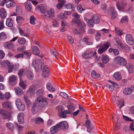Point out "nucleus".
Returning a JSON list of instances; mask_svg holds the SVG:
<instances>
[{
  "label": "nucleus",
  "instance_id": "864d4df0",
  "mask_svg": "<svg viewBox=\"0 0 134 134\" xmlns=\"http://www.w3.org/2000/svg\"><path fill=\"white\" fill-rule=\"evenodd\" d=\"M37 95L40 96L44 95V91L43 89H40L37 92Z\"/></svg>",
  "mask_w": 134,
  "mask_h": 134
},
{
  "label": "nucleus",
  "instance_id": "58836bf2",
  "mask_svg": "<svg viewBox=\"0 0 134 134\" xmlns=\"http://www.w3.org/2000/svg\"><path fill=\"white\" fill-rule=\"evenodd\" d=\"M26 76L30 80H33L34 75L32 72L30 71H27L26 73Z\"/></svg>",
  "mask_w": 134,
  "mask_h": 134
},
{
  "label": "nucleus",
  "instance_id": "4d7b16f0",
  "mask_svg": "<svg viewBox=\"0 0 134 134\" xmlns=\"http://www.w3.org/2000/svg\"><path fill=\"white\" fill-rule=\"evenodd\" d=\"M128 21V17L125 16L122 18L121 20V23H125Z\"/></svg>",
  "mask_w": 134,
  "mask_h": 134
},
{
  "label": "nucleus",
  "instance_id": "1a4fd4ad",
  "mask_svg": "<svg viewBox=\"0 0 134 134\" xmlns=\"http://www.w3.org/2000/svg\"><path fill=\"white\" fill-rule=\"evenodd\" d=\"M73 21L77 24L80 29L81 30L82 32H85L84 29L86 26V25L84 23L80 22L77 19L73 20Z\"/></svg>",
  "mask_w": 134,
  "mask_h": 134
},
{
  "label": "nucleus",
  "instance_id": "aec40b11",
  "mask_svg": "<svg viewBox=\"0 0 134 134\" xmlns=\"http://www.w3.org/2000/svg\"><path fill=\"white\" fill-rule=\"evenodd\" d=\"M11 104V102L8 101L3 102L2 103V104L4 108H9L10 109H11L12 108Z\"/></svg>",
  "mask_w": 134,
  "mask_h": 134
},
{
  "label": "nucleus",
  "instance_id": "f03ea898",
  "mask_svg": "<svg viewBox=\"0 0 134 134\" xmlns=\"http://www.w3.org/2000/svg\"><path fill=\"white\" fill-rule=\"evenodd\" d=\"M115 62L120 65L124 66L127 64V61L124 58L119 56L115 57L114 58Z\"/></svg>",
  "mask_w": 134,
  "mask_h": 134
},
{
  "label": "nucleus",
  "instance_id": "4be33fe9",
  "mask_svg": "<svg viewBox=\"0 0 134 134\" xmlns=\"http://www.w3.org/2000/svg\"><path fill=\"white\" fill-rule=\"evenodd\" d=\"M126 67L128 70L129 72L130 73H132L134 72V66L131 64H126Z\"/></svg>",
  "mask_w": 134,
  "mask_h": 134
},
{
  "label": "nucleus",
  "instance_id": "ea45409f",
  "mask_svg": "<svg viewBox=\"0 0 134 134\" xmlns=\"http://www.w3.org/2000/svg\"><path fill=\"white\" fill-rule=\"evenodd\" d=\"M24 99L28 107H29L31 105V102L29 99L28 97L27 96H25Z\"/></svg>",
  "mask_w": 134,
  "mask_h": 134
},
{
  "label": "nucleus",
  "instance_id": "6ab92c4d",
  "mask_svg": "<svg viewBox=\"0 0 134 134\" xmlns=\"http://www.w3.org/2000/svg\"><path fill=\"white\" fill-rule=\"evenodd\" d=\"M17 118L19 123L20 124H23L24 122V115L22 113L19 114Z\"/></svg>",
  "mask_w": 134,
  "mask_h": 134
},
{
  "label": "nucleus",
  "instance_id": "de8ad7c7",
  "mask_svg": "<svg viewBox=\"0 0 134 134\" xmlns=\"http://www.w3.org/2000/svg\"><path fill=\"white\" fill-rule=\"evenodd\" d=\"M122 117L124 120L127 122H133V120L131 119L130 118H129L127 116L123 115Z\"/></svg>",
  "mask_w": 134,
  "mask_h": 134
},
{
  "label": "nucleus",
  "instance_id": "0e129e2a",
  "mask_svg": "<svg viewBox=\"0 0 134 134\" xmlns=\"http://www.w3.org/2000/svg\"><path fill=\"white\" fill-rule=\"evenodd\" d=\"M123 47L122 48H120L125 50L126 51H128L130 49V48L128 45H125L123 44H122Z\"/></svg>",
  "mask_w": 134,
  "mask_h": 134
},
{
  "label": "nucleus",
  "instance_id": "680f3d73",
  "mask_svg": "<svg viewBox=\"0 0 134 134\" xmlns=\"http://www.w3.org/2000/svg\"><path fill=\"white\" fill-rule=\"evenodd\" d=\"M67 107L69 110L71 112L73 111L74 110L75 108L72 105H69L67 106Z\"/></svg>",
  "mask_w": 134,
  "mask_h": 134
},
{
  "label": "nucleus",
  "instance_id": "e433bc0d",
  "mask_svg": "<svg viewBox=\"0 0 134 134\" xmlns=\"http://www.w3.org/2000/svg\"><path fill=\"white\" fill-rule=\"evenodd\" d=\"M15 92L18 95H22L23 94V91L22 89L18 87H16L14 88Z\"/></svg>",
  "mask_w": 134,
  "mask_h": 134
},
{
  "label": "nucleus",
  "instance_id": "69168bd1",
  "mask_svg": "<svg viewBox=\"0 0 134 134\" xmlns=\"http://www.w3.org/2000/svg\"><path fill=\"white\" fill-rule=\"evenodd\" d=\"M58 115L59 117L62 118H65L66 117V115L65 111H63V112L61 113L60 114H59Z\"/></svg>",
  "mask_w": 134,
  "mask_h": 134
},
{
  "label": "nucleus",
  "instance_id": "2f4dec72",
  "mask_svg": "<svg viewBox=\"0 0 134 134\" xmlns=\"http://www.w3.org/2000/svg\"><path fill=\"white\" fill-rule=\"evenodd\" d=\"M32 50L33 53L35 55H38L40 53L39 49L36 46H33L32 47Z\"/></svg>",
  "mask_w": 134,
  "mask_h": 134
},
{
  "label": "nucleus",
  "instance_id": "79ce46f5",
  "mask_svg": "<svg viewBox=\"0 0 134 134\" xmlns=\"http://www.w3.org/2000/svg\"><path fill=\"white\" fill-rule=\"evenodd\" d=\"M16 13L19 15H20L22 13V8L19 5H17L16 9Z\"/></svg>",
  "mask_w": 134,
  "mask_h": 134
},
{
  "label": "nucleus",
  "instance_id": "6e6552de",
  "mask_svg": "<svg viewBox=\"0 0 134 134\" xmlns=\"http://www.w3.org/2000/svg\"><path fill=\"white\" fill-rule=\"evenodd\" d=\"M15 103L17 108L19 110L23 111L24 110L25 106L24 104L21 103L20 99H17L15 101Z\"/></svg>",
  "mask_w": 134,
  "mask_h": 134
},
{
  "label": "nucleus",
  "instance_id": "8fccbe9b",
  "mask_svg": "<svg viewBox=\"0 0 134 134\" xmlns=\"http://www.w3.org/2000/svg\"><path fill=\"white\" fill-rule=\"evenodd\" d=\"M51 52L53 55L56 57V55H58L59 53L55 49L53 48H51Z\"/></svg>",
  "mask_w": 134,
  "mask_h": 134
},
{
  "label": "nucleus",
  "instance_id": "0eeeda50",
  "mask_svg": "<svg viewBox=\"0 0 134 134\" xmlns=\"http://www.w3.org/2000/svg\"><path fill=\"white\" fill-rule=\"evenodd\" d=\"M0 116L2 119H9L11 118L10 114L7 111L4 110H0Z\"/></svg>",
  "mask_w": 134,
  "mask_h": 134
},
{
  "label": "nucleus",
  "instance_id": "dca6fc26",
  "mask_svg": "<svg viewBox=\"0 0 134 134\" xmlns=\"http://www.w3.org/2000/svg\"><path fill=\"white\" fill-rule=\"evenodd\" d=\"M126 5V3L123 2H118L116 4L117 7L119 10L124 9Z\"/></svg>",
  "mask_w": 134,
  "mask_h": 134
},
{
  "label": "nucleus",
  "instance_id": "4c0bfd02",
  "mask_svg": "<svg viewBox=\"0 0 134 134\" xmlns=\"http://www.w3.org/2000/svg\"><path fill=\"white\" fill-rule=\"evenodd\" d=\"M12 20L11 18H9L7 19L6 21V25L9 27H12L13 26L12 24Z\"/></svg>",
  "mask_w": 134,
  "mask_h": 134
},
{
  "label": "nucleus",
  "instance_id": "f704fd0d",
  "mask_svg": "<svg viewBox=\"0 0 134 134\" xmlns=\"http://www.w3.org/2000/svg\"><path fill=\"white\" fill-rule=\"evenodd\" d=\"M83 41L88 45H92L93 44V42L89 40L88 38L86 37L83 38Z\"/></svg>",
  "mask_w": 134,
  "mask_h": 134
},
{
  "label": "nucleus",
  "instance_id": "20e7f679",
  "mask_svg": "<svg viewBox=\"0 0 134 134\" xmlns=\"http://www.w3.org/2000/svg\"><path fill=\"white\" fill-rule=\"evenodd\" d=\"M1 65L3 68L8 69L9 72H12L13 69V65L8 60L4 61L1 63Z\"/></svg>",
  "mask_w": 134,
  "mask_h": 134
},
{
  "label": "nucleus",
  "instance_id": "13d9d810",
  "mask_svg": "<svg viewBox=\"0 0 134 134\" xmlns=\"http://www.w3.org/2000/svg\"><path fill=\"white\" fill-rule=\"evenodd\" d=\"M6 37L7 36L4 32H2L0 33V40L5 39Z\"/></svg>",
  "mask_w": 134,
  "mask_h": 134
},
{
  "label": "nucleus",
  "instance_id": "774afa93",
  "mask_svg": "<svg viewBox=\"0 0 134 134\" xmlns=\"http://www.w3.org/2000/svg\"><path fill=\"white\" fill-rule=\"evenodd\" d=\"M67 39L69 42L70 43H73L74 42V40L72 38L71 36H68L67 37Z\"/></svg>",
  "mask_w": 134,
  "mask_h": 134
},
{
  "label": "nucleus",
  "instance_id": "7ed1b4c3",
  "mask_svg": "<svg viewBox=\"0 0 134 134\" xmlns=\"http://www.w3.org/2000/svg\"><path fill=\"white\" fill-rule=\"evenodd\" d=\"M49 67L47 65H45L43 63L41 64V69L43 70L42 76L43 78H45L49 75Z\"/></svg>",
  "mask_w": 134,
  "mask_h": 134
},
{
  "label": "nucleus",
  "instance_id": "72a5a7b5",
  "mask_svg": "<svg viewBox=\"0 0 134 134\" xmlns=\"http://www.w3.org/2000/svg\"><path fill=\"white\" fill-rule=\"evenodd\" d=\"M25 5L26 10L29 11H30L31 10V3L29 1H27L25 3Z\"/></svg>",
  "mask_w": 134,
  "mask_h": 134
},
{
  "label": "nucleus",
  "instance_id": "c756f323",
  "mask_svg": "<svg viewBox=\"0 0 134 134\" xmlns=\"http://www.w3.org/2000/svg\"><path fill=\"white\" fill-rule=\"evenodd\" d=\"M92 19L95 24H98L100 21L99 16L97 14H94L92 17Z\"/></svg>",
  "mask_w": 134,
  "mask_h": 134
},
{
  "label": "nucleus",
  "instance_id": "5701e85b",
  "mask_svg": "<svg viewBox=\"0 0 134 134\" xmlns=\"http://www.w3.org/2000/svg\"><path fill=\"white\" fill-rule=\"evenodd\" d=\"M4 47L5 48L12 50L13 49L14 46L13 43L10 41L9 42H7L5 43Z\"/></svg>",
  "mask_w": 134,
  "mask_h": 134
},
{
  "label": "nucleus",
  "instance_id": "c9c22d12",
  "mask_svg": "<svg viewBox=\"0 0 134 134\" xmlns=\"http://www.w3.org/2000/svg\"><path fill=\"white\" fill-rule=\"evenodd\" d=\"M47 89L51 92H53L55 90V89L53 87L50 83H48L46 85Z\"/></svg>",
  "mask_w": 134,
  "mask_h": 134
},
{
  "label": "nucleus",
  "instance_id": "338daca9",
  "mask_svg": "<svg viewBox=\"0 0 134 134\" xmlns=\"http://www.w3.org/2000/svg\"><path fill=\"white\" fill-rule=\"evenodd\" d=\"M52 22L53 23L52 25L54 27H58L59 26V24L56 20H53Z\"/></svg>",
  "mask_w": 134,
  "mask_h": 134
},
{
  "label": "nucleus",
  "instance_id": "c85d7f7f",
  "mask_svg": "<svg viewBox=\"0 0 134 134\" xmlns=\"http://www.w3.org/2000/svg\"><path fill=\"white\" fill-rule=\"evenodd\" d=\"M59 128L57 125L53 126L51 127L50 129V131L51 133H54L57 132L59 130Z\"/></svg>",
  "mask_w": 134,
  "mask_h": 134
},
{
  "label": "nucleus",
  "instance_id": "7c9ffc66",
  "mask_svg": "<svg viewBox=\"0 0 134 134\" xmlns=\"http://www.w3.org/2000/svg\"><path fill=\"white\" fill-rule=\"evenodd\" d=\"M91 75L92 78L94 79L98 78L100 76V75L94 70L91 71Z\"/></svg>",
  "mask_w": 134,
  "mask_h": 134
},
{
  "label": "nucleus",
  "instance_id": "6e6d98bb",
  "mask_svg": "<svg viewBox=\"0 0 134 134\" xmlns=\"http://www.w3.org/2000/svg\"><path fill=\"white\" fill-rule=\"evenodd\" d=\"M38 62H40V63H43L42 62V61H41L39 60H34L32 62V65H33V66H34V68H35V69H36V65H37V64H38L37 63Z\"/></svg>",
  "mask_w": 134,
  "mask_h": 134
},
{
  "label": "nucleus",
  "instance_id": "cd10ccee",
  "mask_svg": "<svg viewBox=\"0 0 134 134\" xmlns=\"http://www.w3.org/2000/svg\"><path fill=\"white\" fill-rule=\"evenodd\" d=\"M6 12L4 9L2 8L0 9V16L1 18H4L7 16Z\"/></svg>",
  "mask_w": 134,
  "mask_h": 134
},
{
  "label": "nucleus",
  "instance_id": "39448f33",
  "mask_svg": "<svg viewBox=\"0 0 134 134\" xmlns=\"http://www.w3.org/2000/svg\"><path fill=\"white\" fill-rule=\"evenodd\" d=\"M6 126L10 130H13L15 127H16L20 130H21L23 127L16 122L12 124L11 122L7 123L6 124Z\"/></svg>",
  "mask_w": 134,
  "mask_h": 134
},
{
  "label": "nucleus",
  "instance_id": "a18cd8bd",
  "mask_svg": "<svg viewBox=\"0 0 134 134\" xmlns=\"http://www.w3.org/2000/svg\"><path fill=\"white\" fill-rule=\"evenodd\" d=\"M26 42L25 39L23 37H21L18 40V42L20 44L22 45L24 43Z\"/></svg>",
  "mask_w": 134,
  "mask_h": 134
},
{
  "label": "nucleus",
  "instance_id": "49530a36",
  "mask_svg": "<svg viewBox=\"0 0 134 134\" xmlns=\"http://www.w3.org/2000/svg\"><path fill=\"white\" fill-rule=\"evenodd\" d=\"M65 2V0H63L61 2L57 4V8L58 9H61L63 7Z\"/></svg>",
  "mask_w": 134,
  "mask_h": 134
},
{
  "label": "nucleus",
  "instance_id": "2eb2a0df",
  "mask_svg": "<svg viewBox=\"0 0 134 134\" xmlns=\"http://www.w3.org/2000/svg\"><path fill=\"white\" fill-rule=\"evenodd\" d=\"M93 56H94V53L93 52L88 53L85 52L82 54V57L85 59L90 58Z\"/></svg>",
  "mask_w": 134,
  "mask_h": 134
},
{
  "label": "nucleus",
  "instance_id": "9b49d317",
  "mask_svg": "<svg viewBox=\"0 0 134 134\" xmlns=\"http://www.w3.org/2000/svg\"><path fill=\"white\" fill-rule=\"evenodd\" d=\"M126 39L127 44L130 45H132L134 43V40L132 36L129 34L126 35Z\"/></svg>",
  "mask_w": 134,
  "mask_h": 134
},
{
  "label": "nucleus",
  "instance_id": "09e8293b",
  "mask_svg": "<svg viewBox=\"0 0 134 134\" xmlns=\"http://www.w3.org/2000/svg\"><path fill=\"white\" fill-rule=\"evenodd\" d=\"M43 121V119L40 117L36 118L35 121V123L36 124H38Z\"/></svg>",
  "mask_w": 134,
  "mask_h": 134
},
{
  "label": "nucleus",
  "instance_id": "4468645a",
  "mask_svg": "<svg viewBox=\"0 0 134 134\" xmlns=\"http://www.w3.org/2000/svg\"><path fill=\"white\" fill-rule=\"evenodd\" d=\"M90 122V120H86L85 122V126L87 128V131L88 132H90L94 127V125L91 124Z\"/></svg>",
  "mask_w": 134,
  "mask_h": 134
},
{
  "label": "nucleus",
  "instance_id": "bf43d9fd",
  "mask_svg": "<svg viewBox=\"0 0 134 134\" xmlns=\"http://www.w3.org/2000/svg\"><path fill=\"white\" fill-rule=\"evenodd\" d=\"M116 43L118 46L120 48L123 47L122 43L121 42V40L119 39H117L116 40Z\"/></svg>",
  "mask_w": 134,
  "mask_h": 134
},
{
  "label": "nucleus",
  "instance_id": "5fc2aeb1",
  "mask_svg": "<svg viewBox=\"0 0 134 134\" xmlns=\"http://www.w3.org/2000/svg\"><path fill=\"white\" fill-rule=\"evenodd\" d=\"M56 108H57V109L58 111V115L59 114H60L61 113L63 112V108L62 106H58Z\"/></svg>",
  "mask_w": 134,
  "mask_h": 134
},
{
  "label": "nucleus",
  "instance_id": "37998d69",
  "mask_svg": "<svg viewBox=\"0 0 134 134\" xmlns=\"http://www.w3.org/2000/svg\"><path fill=\"white\" fill-rule=\"evenodd\" d=\"M117 105L119 107L120 109L124 105V100L122 99L119 100L117 103Z\"/></svg>",
  "mask_w": 134,
  "mask_h": 134
},
{
  "label": "nucleus",
  "instance_id": "bb28decb",
  "mask_svg": "<svg viewBox=\"0 0 134 134\" xmlns=\"http://www.w3.org/2000/svg\"><path fill=\"white\" fill-rule=\"evenodd\" d=\"M37 90V87L34 85H32L30 86L29 89L28 90V93H31L34 94L35 92Z\"/></svg>",
  "mask_w": 134,
  "mask_h": 134
},
{
  "label": "nucleus",
  "instance_id": "ddd939ff",
  "mask_svg": "<svg viewBox=\"0 0 134 134\" xmlns=\"http://www.w3.org/2000/svg\"><path fill=\"white\" fill-rule=\"evenodd\" d=\"M133 89V86L131 85L130 87L124 89L123 90V93L125 95H130L132 93Z\"/></svg>",
  "mask_w": 134,
  "mask_h": 134
},
{
  "label": "nucleus",
  "instance_id": "f257e3e1",
  "mask_svg": "<svg viewBox=\"0 0 134 134\" xmlns=\"http://www.w3.org/2000/svg\"><path fill=\"white\" fill-rule=\"evenodd\" d=\"M47 98L42 97L35 98L32 106L31 111L33 114L36 113L39 110L46 107L48 104Z\"/></svg>",
  "mask_w": 134,
  "mask_h": 134
},
{
  "label": "nucleus",
  "instance_id": "473e14b6",
  "mask_svg": "<svg viewBox=\"0 0 134 134\" xmlns=\"http://www.w3.org/2000/svg\"><path fill=\"white\" fill-rule=\"evenodd\" d=\"M16 20L17 23L19 25H21L24 21V19L21 16H17L16 18Z\"/></svg>",
  "mask_w": 134,
  "mask_h": 134
},
{
  "label": "nucleus",
  "instance_id": "9d476101",
  "mask_svg": "<svg viewBox=\"0 0 134 134\" xmlns=\"http://www.w3.org/2000/svg\"><path fill=\"white\" fill-rule=\"evenodd\" d=\"M57 125L59 128V129H64L66 130L68 128V123L65 121H63L57 124Z\"/></svg>",
  "mask_w": 134,
  "mask_h": 134
},
{
  "label": "nucleus",
  "instance_id": "f8f14e48",
  "mask_svg": "<svg viewBox=\"0 0 134 134\" xmlns=\"http://www.w3.org/2000/svg\"><path fill=\"white\" fill-rule=\"evenodd\" d=\"M51 16L53 17L54 16V12L53 9H51L47 11V14L44 15V18L48 19Z\"/></svg>",
  "mask_w": 134,
  "mask_h": 134
},
{
  "label": "nucleus",
  "instance_id": "c03bdc74",
  "mask_svg": "<svg viewBox=\"0 0 134 134\" xmlns=\"http://www.w3.org/2000/svg\"><path fill=\"white\" fill-rule=\"evenodd\" d=\"M87 23L88 25L90 27H93L94 25L95 24L92 18L88 20Z\"/></svg>",
  "mask_w": 134,
  "mask_h": 134
},
{
  "label": "nucleus",
  "instance_id": "b1692460",
  "mask_svg": "<svg viewBox=\"0 0 134 134\" xmlns=\"http://www.w3.org/2000/svg\"><path fill=\"white\" fill-rule=\"evenodd\" d=\"M18 74L19 76L20 79H23V77L25 74V69H22L19 70Z\"/></svg>",
  "mask_w": 134,
  "mask_h": 134
},
{
  "label": "nucleus",
  "instance_id": "f3484780",
  "mask_svg": "<svg viewBox=\"0 0 134 134\" xmlns=\"http://www.w3.org/2000/svg\"><path fill=\"white\" fill-rule=\"evenodd\" d=\"M37 8L40 9L41 13L44 14L46 11L47 6L44 4H41L37 6Z\"/></svg>",
  "mask_w": 134,
  "mask_h": 134
},
{
  "label": "nucleus",
  "instance_id": "a878e982",
  "mask_svg": "<svg viewBox=\"0 0 134 134\" xmlns=\"http://www.w3.org/2000/svg\"><path fill=\"white\" fill-rule=\"evenodd\" d=\"M113 76L115 79L117 81H119L121 79V75L119 72H115Z\"/></svg>",
  "mask_w": 134,
  "mask_h": 134
},
{
  "label": "nucleus",
  "instance_id": "e2e57ef3",
  "mask_svg": "<svg viewBox=\"0 0 134 134\" xmlns=\"http://www.w3.org/2000/svg\"><path fill=\"white\" fill-rule=\"evenodd\" d=\"M111 13H112L111 15V18L113 19H115L117 15L116 11H115Z\"/></svg>",
  "mask_w": 134,
  "mask_h": 134
},
{
  "label": "nucleus",
  "instance_id": "3c124183",
  "mask_svg": "<svg viewBox=\"0 0 134 134\" xmlns=\"http://www.w3.org/2000/svg\"><path fill=\"white\" fill-rule=\"evenodd\" d=\"M96 34L95 38L97 41H99L100 38L101 33L99 32L96 31Z\"/></svg>",
  "mask_w": 134,
  "mask_h": 134
},
{
  "label": "nucleus",
  "instance_id": "a19ab883",
  "mask_svg": "<svg viewBox=\"0 0 134 134\" xmlns=\"http://www.w3.org/2000/svg\"><path fill=\"white\" fill-rule=\"evenodd\" d=\"M108 57L107 55H103L102 59V61L104 64L107 63L109 61Z\"/></svg>",
  "mask_w": 134,
  "mask_h": 134
},
{
  "label": "nucleus",
  "instance_id": "423d86ee",
  "mask_svg": "<svg viewBox=\"0 0 134 134\" xmlns=\"http://www.w3.org/2000/svg\"><path fill=\"white\" fill-rule=\"evenodd\" d=\"M110 46V43L108 42L104 43L102 47H100L98 50L99 54H101L106 51Z\"/></svg>",
  "mask_w": 134,
  "mask_h": 134
},
{
  "label": "nucleus",
  "instance_id": "052dcab7",
  "mask_svg": "<svg viewBox=\"0 0 134 134\" xmlns=\"http://www.w3.org/2000/svg\"><path fill=\"white\" fill-rule=\"evenodd\" d=\"M60 95L64 98H66L69 97L68 95L65 93L61 92L60 93Z\"/></svg>",
  "mask_w": 134,
  "mask_h": 134
},
{
  "label": "nucleus",
  "instance_id": "a211bd4d",
  "mask_svg": "<svg viewBox=\"0 0 134 134\" xmlns=\"http://www.w3.org/2000/svg\"><path fill=\"white\" fill-rule=\"evenodd\" d=\"M16 76L13 75L11 76L9 78V82L11 85H14L16 83Z\"/></svg>",
  "mask_w": 134,
  "mask_h": 134
},
{
  "label": "nucleus",
  "instance_id": "412c9836",
  "mask_svg": "<svg viewBox=\"0 0 134 134\" xmlns=\"http://www.w3.org/2000/svg\"><path fill=\"white\" fill-rule=\"evenodd\" d=\"M15 5V2L12 0H9L6 3V6L7 8L14 7Z\"/></svg>",
  "mask_w": 134,
  "mask_h": 134
},
{
  "label": "nucleus",
  "instance_id": "393cba45",
  "mask_svg": "<svg viewBox=\"0 0 134 134\" xmlns=\"http://www.w3.org/2000/svg\"><path fill=\"white\" fill-rule=\"evenodd\" d=\"M20 80L19 84L20 86L21 87L23 90L25 89L27 87V85L24 82H25L26 81L23 79H20Z\"/></svg>",
  "mask_w": 134,
  "mask_h": 134
},
{
  "label": "nucleus",
  "instance_id": "603ef678",
  "mask_svg": "<svg viewBox=\"0 0 134 134\" xmlns=\"http://www.w3.org/2000/svg\"><path fill=\"white\" fill-rule=\"evenodd\" d=\"M36 18L34 15L31 16L30 19V23L32 25H34L35 24V21Z\"/></svg>",
  "mask_w": 134,
  "mask_h": 134
}]
</instances>
